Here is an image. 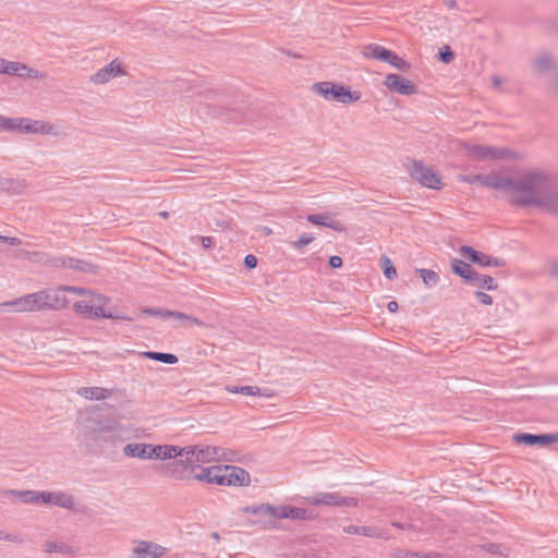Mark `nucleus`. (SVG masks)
<instances>
[{
  "instance_id": "1",
  "label": "nucleus",
  "mask_w": 558,
  "mask_h": 558,
  "mask_svg": "<svg viewBox=\"0 0 558 558\" xmlns=\"http://www.w3.org/2000/svg\"><path fill=\"white\" fill-rule=\"evenodd\" d=\"M523 196L515 198V206L544 207L554 215H558V190L553 185L550 177L544 172H527L526 185Z\"/></svg>"
},
{
  "instance_id": "2",
  "label": "nucleus",
  "mask_w": 558,
  "mask_h": 558,
  "mask_svg": "<svg viewBox=\"0 0 558 558\" xmlns=\"http://www.w3.org/2000/svg\"><path fill=\"white\" fill-rule=\"evenodd\" d=\"M465 181L469 183L478 182L483 186L505 191L508 194V202L515 206V198L523 196L524 190L522 186L526 185L527 172L517 178H507L498 174H475L468 177Z\"/></svg>"
},
{
  "instance_id": "3",
  "label": "nucleus",
  "mask_w": 558,
  "mask_h": 558,
  "mask_svg": "<svg viewBox=\"0 0 558 558\" xmlns=\"http://www.w3.org/2000/svg\"><path fill=\"white\" fill-rule=\"evenodd\" d=\"M80 425L92 439L100 440L106 434H112L118 430L117 420L100 414V405L90 407L78 418Z\"/></svg>"
},
{
  "instance_id": "4",
  "label": "nucleus",
  "mask_w": 558,
  "mask_h": 558,
  "mask_svg": "<svg viewBox=\"0 0 558 558\" xmlns=\"http://www.w3.org/2000/svg\"><path fill=\"white\" fill-rule=\"evenodd\" d=\"M109 298L102 294L89 296L73 303V311L76 315L85 318H110V319H125V317L107 312L105 306L109 303Z\"/></svg>"
},
{
  "instance_id": "5",
  "label": "nucleus",
  "mask_w": 558,
  "mask_h": 558,
  "mask_svg": "<svg viewBox=\"0 0 558 558\" xmlns=\"http://www.w3.org/2000/svg\"><path fill=\"white\" fill-rule=\"evenodd\" d=\"M313 92L320 95L327 100H335L340 104H352L361 98L360 92H352L349 87L332 82L315 83L312 87Z\"/></svg>"
},
{
  "instance_id": "6",
  "label": "nucleus",
  "mask_w": 558,
  "mask_h": 558,
  "mask_svg": "<svg viewBox=\"0 0 558 558\" xmlns=\"http://www.w3.org/2000/svg\"><path fill=\"white\" fill-rule=\"evenodd\" d=\"M185 454H190V459H192L193 463H209L213 461H233V458L230 454L233 452H227L223 448L215 447V446H186L183 448Z\"/></svg>"
},
{
  "instance_id": "7",
  "label": "nucleus",
  "mask_w": 558,
  "mask_h": 558,
  "mask_svg": "<svg viewBox=\"0 0 558 558\" xmlns=\"http://www.w3.org/2000/svg\"><path fill=\"white\" fill-rule=\"evenodd\" d=\"M464 149L469 157L477 160H502L512 159L514 154L507 148L493 147L480 144H464Z\"/></svg>"
},
{
  "instance_id": "8",
  "label": "nucleus",
  "mask_w": 558,
  "mask_h": 558,
  "mask_svg": "<svg viewBox=\"0 0 558 558\" xmlns=\"http://www.w3.org/2000/svg\"><path fill=\"white\" fill-rule=\"evenodd\" d=\"M409 172L411 178L417 181L421 185L434 190L441 189L440 177L422 161L412 160L411 167H409Z\"/></svg>"
},
{
  "instance_id": "9",
  "label": "nucleus",
  "mask_w": 558,
  "mask_h": 558,
  "mask_svg": "<svg viewBox=\"0 0 558 558\" xmlns=\"http://www.w3.org/2000/svg\"><path fill=\"white\" fill-rule=\"evenodd\" d=\"M175 459L177 460L167 464V470L174 480H190L193 477L195 470L199 469V465L194 464L192 459H190V454L184 453L183 457Z\"/></svg>"
},
{
  "instance_id": "10",
  "label": "nucleus",
  "mask_w": 558,
  "mask_h": 558,
  "mask_svg": "<svg viewBox=\"0 0 558 558\" xmlns=\"http://www.w3.org/2000/svg\"><path fill=\"white\" fill-rule=\"evenodd\" d=\"M459 253L465 259L482 267H502L506 264L502 258L489 256L469 245L460 246Z\"/></svg>"
},
{
  "instance_id": "11",
  "label": "nucleus",
  "mask_w": 558,
  "mask_h": 558,
  "mask_svg": "<svg viewBox=\"0 0 558 558\" xmlns=\"http://www.w3.org/2000/svg\"><path fill=\"white\" fill-rule=\"evenodd\" d=\"M251 482L250 473L235 465H222V486H247Z\"/></svg>"
},
{
  "instance_id": "12",
  "label": "nucleus",
  "mask_w": 558,
  "mask_h": 558,
  "mask_svg": "<svg viewBox=\"0 0 558 558\" xmlns=\"http://www.w3.org/2000/svg\"><path fill=\"white\" fill-rule=\"evenodd\" d=\"M310 500L314 506L325 505L348 508L357 506V499L352 497H344L336 493H319L311 497Z\"/></svg>"
},
{
  "instance_id": "13",
  "label": "nucleus",
  "mask_w": 558,
  "mask_h": 558,
  "mask_svg": "<svg viewBox=\"0 0 558 558\" xmlns=\"http://www.w3.org/2000/svg\"><path fill=\"white\" fill-rule=\"evenodd\" d=\"M512 440L518 445L547 447L558 442V434L515 433Z\"/></svg>"
},
{
  "instance_id": "14",
  "label": "nucleus",
  "mask_w": 558,
  "mask_h": 558,
  "mask_svg": "<svg viewBox=\"0 0 558 558\" xmlns=\"http://www.w3.org/2000/svg\"><path fill=\"white\" fill-rule=\"evenodd\" d=\"M384 85L391 92L404 96H411L417 93V86L410 80L399 74H388Z\"/></svg>"
},
{
  "instance_id": "15",
  "label": "nucleus",
  "mask_w": 558,
  "mask_h": 558,
  "mask_svg": "<svg viewBox=\"0 0 558 558\" xmlns=\"http://www.w3.org/2000/svg\"><path fill=\"white\" fill-rule=\"evenodd\" d=\"M63 292L64 291H59V287L57 289L41 290L40 294L43 296L44 310L61 311L66 308L70 304V300L62 294Z\"/></svg>"
},
{
  "instance_id": "16",
  "label": "nucleus",
  "mask_w": 558,
  "mask_h": 558,
  "mask_svg": "<svg viewBox=\"0 0 558 558\" xmlns=\"http://www.w3.org/2000/svg\"><path fill=\"white\" fill-rule=\"evenodd\" d=\"M167 553V548L147 541H137L132 549L131 558H160Z\"/></svg>"
},
{
  "instance_id": "17",
  "label": "nucleus",
  "mask_w": 558,
  "mask_h": 558,
  "mask_svg": "<svg viewBox=\"0 0 558 558\" xmlns=\"http://www.w3.org/2000/svg\"><path fill=\"white\" fill-rule=\"evenodd\" d=\"M17 132L23 134H54V126L29 118H20Z\"/></svg>"
},
{
  "instance_id": "18",
  "label": "nucleus",
  "mask_w": 558,
  "mask_h": 558,
  "mask_svg": "<svg viewBox=\"0 0 558 558\" xmlns=\"http://www.w3.org/2000/svg\"><path fill=\"white\" fill-rule=\"evenodd\" d=\"M124 74V70L121 64L117 62V60L111 61L109 64L98 70L95 74L90 76V82L94 84H105L109 82L112 77L120 76Z\"/></svg>"
},
{
  "instance_id": "19",
  "label": "nucleus",
  "mask_w": 558,
  "mask_h": 558,
  "mask_svg": "<svg viewBox=\"0 0 558 558\" xmlns=\"http://www.w3.org/2000/svg\"><path fill=\"white\" fill-rule=\"evenodd\" d=\"M184 456V449L174 445H150L149 460H167Z\"/></svg>"
},
{
  "instance_id": "20",
  "label": "nucleus",
  "mask_w": 558,
  "mask_h": 558,
  "mask_svg": "<svg viewBox=\"0 0 558 558\" xmlns=\"http://www.w3.org/2000/svg\"><path fill=\"white\" fill-rule=\"evenodd\" d=\"M56 266L66 267L85 274H97L98 271V267L96 265L74 257L59 258Z\"/></svg>"
},
{
  "instance_id": "21",
  "label": "nucleus",
  "mask_w": 558,
  "mask_h": 558,
  "mask_svg": "<svg viewBox=\"0 0 558 558\" xmlns=\"http://www.w3.org/2000/svg\"><path fill=\"white\" fill-rule=\"evenodd\" d=\"M307 220L313 225L327 227L338 232L347 230L342 222L333 219L329 214H312L307 216Z\"/></svg>"
},
{
  "instance_id": "22",
  "label": "nucleus",
  "mask_w": 558,
  "mask_h": 558,
  "mask_svg": "<svg viewBox=\"0 0 558 558\" xmlns=\"http://www.w3.org/2000/svg\"><path fill=\"white\" fill-rule=\"evenodd\" d=\"M201 473H194L193 477L194 480H198L202 482H206L209 484H216L221 485V472H222V465H213L208 468H201Z\"/></svg>"
},
{
  "instance_id": "23",
  "label": "nucleus",
  "mask_w": 558,
  "mask_h": 558,
  "mask_svg": "<svg viewBox=\"0 0 558 558\" xmlns=\"http://www.w3.org/2000/svg\"><path fill=\"white\" fill-rule=\"evenodd\" d=\"M275 518L308 520L310 513L306 509H303V508H298V507H292V506H280V507H276Z\"/></svg>"
},
{
  "instance_id": "24",
  "label": "nucleus",
  "mask_w": 558,
  "mask_h": 558,
  "mask_svg": "<svg viewBox=\"0 0 558 558\" xmlns=\"http://www.w3.org/2000/svg\"><path fill=\"white\" fill-rule=\"evenodd\" d=\"M451 270L454 275L461 277L465 282H473V278L477 277V271L473 267L461 259H451Z\"/></svg>"
},
{
  "instance_id": "25",
  "label": "nucleus",
  "mask_w": 558,
  "mask_h": 558,
  "mask_svg": "<svg viewBox=\"0 0 558 558\" xmlns=\"http://www.w3.org/2000/svg\"><path fill=\"white\" fill-rule=\"evenodd\" d=\"M150 444L130 442L122 449L123 454L130 458L149 460Z\"/></svg>"
},
{
  "instance_id": "26",
  "label": "nucleus",
  "mask_w": 558,
  "mask_h": 558,
  "mask_svg": "<svg viewBox=\"0 0 558 558\" xmlns=\"http://www.w3.org/2000/svg\"><path fill=\"white\" fill-rule=\"evenodd\" d=\"M1 496L3 498L12 499L19 498L24 504H38L39 502V492L34 490H14L8 489L2 490Z\"/></svg>"
},
{
  "instance_id": "27",
  "label": "nucleus",
  "mask_w": 558,
  "mask_h": 558,
  "mask_svg": "<svg viewBox=\"0 0 558 558\" xmlns=\"http://www.w3.org/2000/svg\"><path fill=\"white\" fill-rule=\"evenodd\" d=\"M112 390L102 387H82L77 390V395L87 400H105L109 398Z\"/></svg>"
},
{
  "instance_id": "28",
  "label": "nucleus",
  "mask_w": 558,
  "mask_h": 558,
  "mask_svg": "<svg viewBox=\"0 0 558 558\" xmlns=\"http://www.w3.org/2000/svg\"><path fill=\"white\" fill-rule=\"evenodd\" d=\"M363 56L386 62L391 57V50L377 44H369L363 48Z\"/></svg>"
},
{
  "instance_id": "29",
  "label": "nucleus",
  "mask_w": 558,
  "mask_h": 558,
  "mask_svg": "<svg viewBox=\"0 0 558 558\" xmlns=\"http://www.w3.org/2000/svg\"><path fill=\"white\" fill-rule=\"evenodd\" d=\"M533 65L539 73L556 70V59L548 52H542L534 59Z\"/></svg>"
},
{
  "instance_id": "30",
  "label": "nucleus",
  "mask_w": 558,
  "mask_h": 558,
  "mask_svg": "<svg viewBox=\"0 0 558 558\" xmlns=\"http://www.w3.org/2000/svg\"><path fill=\"white\" fill-rule=\"evenodd\" d=\"M40 291L22 296L24 312L44 311Z\"/></svg>"
},
{
  "instance_id": "31",
  "label": "nucleus",
  "mask_w": 558,
  "mask_h": 558,
  "mask_svg": "<svg viewBox=\"0 0 558 558\" xmlns=\"http://www.w3.org/2000/svg\"><path fill=\"white\" fill-rule=\"evenodd\" d=\"M167 314L171 315V317L178 319L180 322V326H182V327H192V326L210 327V325L204 323L203 320H201L196 317L190 316L182 312L172 311V313H167Z\"/></svg>"
},
{
  "instance_id": "32",
  "label": "nucleus",
  "mask_w": 558,
  "mask_h": 558,
  "mask_svg": "<svg viewBox=\"0 0 558 558\" xmlns=\"http://www.w3.org/2000/svg\"><path fill=\"white\" fill-rule=\"evenodd\" d=\"M227 391L230 393H242L246 396H263V397H269L270 393H268L267 389H260L258 387L254 386H228Z\"/></svg>"
},
{
  "instance_id": "33",
  "label": "nucleus",
  "mask_w": 558,
  "mask_h": 558,
  "mask_svg": "<svg viewBox=\"0 0 558 558\" xmlns=\"http://www.w3.org/2000/svg\"><path fill=\"white\" fill-rule=\"evenodd\" d=\"M52 505L58 506L64 509H73L75 506V500L72 495H69L64 492H53Z\"/></svg>"
},
{
  "instance_id": "34",
  "label": "nucleus",
  "mask_w": 558,
  "mask_h": 558,
  "mask_svg": "<svg viewBox=\"0 0 558 558\" xmlns=\"http://www.w3.org/2000/svg\"><path fill=\"white\" fill-rule=\"evenodd\" d=\"M141 354L147 359L158 361L165 364H175L178 362V356L172 353L145 351L142 352Z\"/></svg>"
},
{
  "instance_id": "35",
  "label": "nucleus",
  "mask_w": 558,
  "mask_h": 558,
  "mask_svg": "<svg viewBox=\"0 0 558 558\" xmlns=\"http://www.w3.org/2000/svg\"><path fill=\"white\" fill-rule=\"evenodd\" d=\"M472 284L486 290H496L498 288L495 279L488 275L477 272V277L473 278Z\"/></svg>"
},
{
  "instance_id": "36",
  "label": "nucleus",
  "mask_w": 558,
  "mask_h": 558,
  "mask_svg": "<svg viewBox=\"0 0 558 558\" xmlns=\"http://www.w3.org/2000/svg\"><path fill=\"white\" fill-rule=\"evenodd\" d=\"M19 77H28V78H44L46 76L45 73H41L33 68L27 66L24 63L19 62L17 70L13 73Z\"/></svg>"
},
{
  "instance_id": "37",
  "label": "nucleus",
  "mask_w": 558,
  "mask_h": 558,
  "mask_svg": "<svg viewBox=\"0 0 558 558\" xmlns=\"http://www.w3.org/2000/svg\"><path fill=\"white\" fill-rule=\"evenodd\" d=\"M243 511L258 515V514H267L271 518H275L276 506L269 504H262L258 506H246Z\"/></svg>"
},
{
  "instance_id": "38",
  "label": "nucleus",
  "mask_w": 558,
  "mask_h": 558,
  "mask_svg": "<svg viewBox=\"0 0 558 558\" xmlns=\"http://www.w3.org/2000/svg\"><path fill=\"white\" fill-rule=\"evenodd\" d=\"M357 535L372 537V538H387L384 531L374 525H359Z\"/></svg>"
},
{
  "instance_id": "39",
  "label": "nucleus",
  "mask_w": 558,
  "mask_h": 558,
  "mask_svg": "<svg viewBox=\"0 0 558 558\" xmlns=\"http://www.w3.org/2000/svg\"><path fill=\"white\" fill-rule=\"evenodd\" d=\"M59 291H64L69 293H74L78 296H83L84 299H88L89 296L97 295L98 293L94 292L93 290L81 288V287H74V286H65L61 284L59 286Z\"/></svg>"
},
{
  "instance_id": "40",
  "label": "nucleus",
  "mask_w": 558,
  "mask_h": 558,
  "mask_svg": "<svg viewBox=\"0 0 558 558\" xmlns=\"http://www.w3.org/2000/svg\"><path fill=\"white\" fill-rule=\"evenodd\" d=\"M426 287L432 288L439 282V276L436 271L429 269H416Z\"/></svg>"
},
{
  "instance_id": "41",
  "label": "nucleus",
  "mask_w": 558,
  "mask_h": 558,
  "mask_svg": "<svg viewBox=\"0 0 558 558\" xmlns=\"http://www.w3.org/2000/svg\"><path fill=\"white\" fill-rule=\"evenodd\" d=\"M0 311L2 313L24 312L22 296L14 299L12 301H7V302L0 303Z\"/></svg>"
},
{
  "instance_id": "42",
  "label": "nucleus",
  "mask_w": 558,
  "mask_h": 558,
  "mask_svg": "<svg viewBox=\"0 0 558 558\" xmlns=\"http://www.w3.org/2000/svg\"><path fill=\"white\" fill-rule=\"evenodd\" d=\"M386 62L391 64L401 72H407L411 68V64L408 61L400 58L393 51H391V57H389Z\"/></svg>"
},
{
  "instance_id": "43",
  "label": "nucleus",
  "mask_w": 558,
  "mask_h": 558,
  "mask_svg": "<svg viewBox=\"0 0 558 558\" xmlns=\"http://www.w3.org/2000/svg\"><path fill=\"white\" fill-rule=\"evenodd\" d=\"M380 262H381L383 272L386 276V278H388L389 280L395 279L397 277V270H396V267L393 266L392 262L386 256H383Z\"/></svg>"
},
{
  "instance_id": "44",
  "label": "nucleus",
  "mask_w": 558,
  "mask_h": 558,
  "mask_svg": "<svg viewBox=\"0 0 558 558\" xmlns=\"http://www.w3.org/2000/svg\"><path fill=\"white\" fill-rule=\"evenodd\" d=\"M475 548L485 550L493 555L508 556V554L502 550L501 545L495 544V543L481 544V545H477Z\"/></svg>"
},
{
  "instance_id": "45",
  "label": "nucleus",
  "mask_w": 558,
  "mask_h": 558,
  "mask_svg": "<svg viewBox=\"0 0 558 558\" xmlns=\"http://www.w3.org/2000/svg\"><path fill=\"white\" fill-rule=\"evenodd\" d=\"M19 121L20 118H7L0 116V126L7 131H17L19 130Z\"/></svg>"
},
{
  "instance_id": "46",
  "label": "nucleus",
  "mask_w": 558,
  "mask_h": 558,
  "mask_svg": "<svg viewBox=\"0 0 558 558\" xmlns=\"http://www.w3.org/2000/svg\"><path fill=\"white\" fill-rule=\"evenodd\" d=\"M314 241V236L310 233H303L296 241L291 242V246L294 250H302Z\"/></svg>"
},
{
  "instance_id": "47",
  "label": "nucleus",
  "mask_w": 558,
  "mask_h": 558,
  "mask_svg": "<svg viewBox=\"0 0 558 558\" xmlns=\"http://www.w3.org/2000/svg\"><path fill=\"white\" fill-rule=\"evenodd\" d=\"M17 66L19 62L1 59L0 73L13 75V73L17 70Z\"/></svg>"
},
{
  "instance_id": "48",
  "label": "nucleus",
  "mask_w": 558,
  "mask_h": 558,
  "mask_svg": "<svg viewBox=\"0 0 558 558\" xmlns=\"http://www.w3.org/2000/svg\"><path fill=\"white\" fill-rule=\"evenodd\" d=\"M438 58L444 63H450L454 58V52L449 46L445 45L441 49H439Z\"/></svg>"
},
{
  "instance_id": "49",
  "label": "nucleus",
  "mask_w": 558,
  "mask_h": 558,
  "mask_svg": "<svg viewBox=\"0 0 558 558\" xmlns=\"http://www.w3.org/2000/svg\"><path fill=\"white\" fill-rule=\"evenodd\" d=\"M391 556L395 558H420L421 551H411L397 548L391 553Z\"/></svg>"
},
{
  "instance_id": "50",
  "label": "nucleus",
  "mask_w": 558,
  "mask_h": 558,
  "mask_svg": "<svg viewBox=\"0 0 558 558\" xmlns=\"http://www.w3.org/2000/svg\"><path fill=\"white\" fill-rule=\"evenodd\" d=\"M143 313L147 314L149 316H158L160 318L166 319V318H170L171 317V315H168L167 313H172V311L147 307V308L143 310Z\"/></svg>"
},
{
  "instance_id": "51",
  "label": "nucleus",
  "mask_w": 558,
  "mask_h": 558,
  "mask_svg": "<svg viewBox=\"0 0 558 558\" xmlns=\"http://www.w3.org/2000/svg\"><path fill=\"white\" fill-rule=\"evenodd\" d=\"M45 551L48 554L56 553V551L65 553V546L60 545L54 542H48L45 544Z\"/></svg>"
},
{
  "instance_id": "52",
  "label": "nucleus",
  "mask_w": 558,
  "mask_h": 558,
  "mask_svg": "<svg viewBox=\"0 0 558 558\" xmlns=\"http://www.w3.org/2000/svg\"><path fill=\"white\" fill-rule=\"evenodd\" d=\"M475 296L478 300V302L483 305H492L493 304V298L483 291H476Z\"/></svg>"
},
{
  "instance_id": "53",
  "label": "nucleus",
  "mask_w": 558,
  "mask_h": 558,
  "mask_svg": "<svg viewBox=\"0 0 558 558\" xmlns=\"http://www.w3.org/2000/svg\"><path fill=\"white\" fill-rule=\"evenodd\" d=\"M257 263H258L257 257L252 254H248L244 257V265L248 269L255 268L257 266Z\"/></svg>"
},
{
  "instance_id": "54",
  "label": "nucleus",
  "mask_w": 558,
  "mask_h": 558,
  "mask_svg": "<svg viewBox=\"0 0 558 558\" xmlns=\"http://www.w3.org/2000/svg\"><path fill=\"white\" fill-rule=\"evenodd\" d=\"M38 497H39V502L52 505L53 492H39Z\"/></svg>"
},
{
  "instance_id": "55",
  "label": "nucleus",
  "mask_w": 558,
  "mask_h": 558,
  "mask_svg": "<svg viewBox=\"0 0 558 558\" xmlns=\"http://www.w3.org/2000/svg\"><path fill=\"white\" fill-rule=\"evenodd\" d=\"M343 262L340 256L333 255L329 258V265L331 268H340Z\"/></svg>"
},
{
  "instance_id": "56",
  "label": "nucleus",
  "mask_w": 558,
  "mask_h": 558,
  "mask_svg": "<svg viewBox=\"0 0 558 558\" xmlns=\"http://www.w3.org/2000/svg\"><path fill=\"white\" fill-rule=\"evenodd\" d=\"M0 240L9 243L10 245H14V246L20 245L22 243V241L19 238H12V236L0 235Z\"/></svg>"
},
{
  "instance_id": "57",
  "label": "nucleus",
  "mask_w": 558,
  "mask_h": 558,
  "mask_svg": "<svg viewBox=\"0 0 558 558\" xmlns=\"http://www.w3.org/2000/svg\"><path fill=\"white\" fill-rule=\"evenodd\" d=\"M14 184V181L11 179H4L0 178V187L2 190H11L12 185Z\"/></svg>"
},
{
  "instance_id": "58",
  "label": "nucleus",
  "mask_w": 558,
  "mask_h": 558,
  "mask_svg": "<svg viewBox=\"0 0 558 558\" xmlns=\"http://www.w3.org/2000/svg\"><path fill=\"white\" fill-rule=\"evenodd\" d=\"M420 558H447V557H445L440 553L429 551V553H426V554L421 553V557Z\"/></svg>"
},
{
  "instance_id": "59",
  "label": "nucleus",
  "mask_w": 558,
  "mask_h": 558,
  "mask_svg": "<svg viewBox=\"0 0 558 558\" xmlns=\"http://www.w3.org/2000/svg\"><path fill=\"white\" fill-rule=\"evenodd\" d=\"M342 531L347 534H356L359 532V525H345L342 527Z\"/></svg>"
},
{
  "instance_id": "60",
  "label": "nucleus",
  "mask_w": 558,
  "mask_h": 558,
  "mask_svg": "<svg viewBox=\"0 0 558 558\" xmlns=\"http://www.w3.org/2000/svg\"><path fill=\"white\" fill-rule=\"evenodd\" d=\"M0 539H7V541H11V542H16L19 539V536L17 535L7 534L5 532L0 531Z\"/></svg>"
},
{
  "instance_id": "61",
  "label": "nucleus",
  "mask_w": 558,
  "mask_h": 558,
  "mask_svg": "<svg viewBox=\"0 0 558 558\" xmlns=\"http://www.w3.org/2000/svg\"><path fill=\"white\" fill-rule=\"evenodd\" d=\"M213 243H214L213 238H210V236H203V238H202V244H203V246H204L205 248L210 247V246L213 245Z\"/></svg>"
},
{
  "instance_id": "62",
  "label": "nucleus",
  "mask_w": 558,
  "mask_h": 558,
  "mask_svg": "<svg viewBox=\"0 0 558 558\" xmlns=\"http://www.w3.org/2000/svg\"><path fill=\"white\" fill-rule=\"evenodd\" d=\"M387 308L390 313H396L399 308V305L396 301H390L388 304H387Z\"/></svg>"
},
{
  "instance_id": "63",
  "label": "nucleus",
  "mask_w": 558,
  "mask_h": 558,
  "mask_svg": "<svg viewBox=\"0 0 558 558\" xmlns=\"http://www.w3.org/2000/svg\"><path fill=\"white\" fill-rule=\"evenodd\" d=\"M492 83H493L494 87H496V88H497V87H499V86L501 85L502 80H501V77H499V76H497V75H494V76L492 77Z\"/></svg>"
},
{
  "instance_id": "64",
  "label": "nucleus",
  "mask_w": 558,
  "mask_h": 558,
  "mask_svg": "<svg viewBox=\"0 0 558 558\" xmlns=\"http://www.w3.org/2000/svg\"><path fill=\"white\" fill-rule=\"evenodd\" d=\"M445 4H446V7H447L448 9H450V10L456 9V8H457V5H458V3H457V1H456V0H447V1L445 2Z\"/></svg>"
}]
</instances>
